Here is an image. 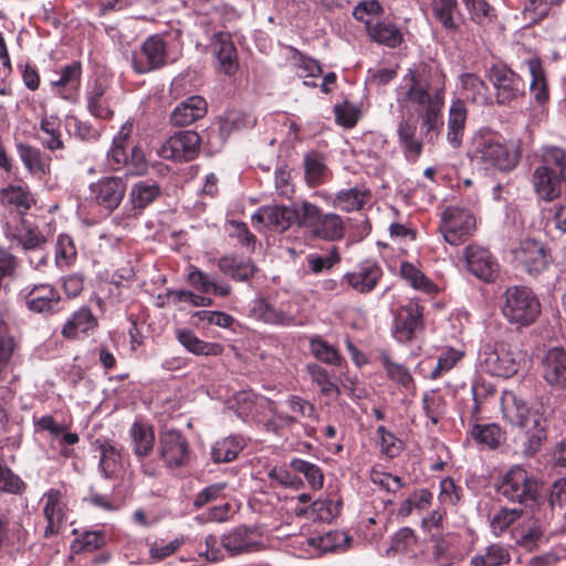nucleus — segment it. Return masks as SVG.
<instances>
[{"instance_id":"f257e3e1","label":"nucleus","mask_w":566,"mask_h":566,"mask_svg":"<svg viewBox=\"0 0 566 566\" xmlns=\"http://www.w3.org/2000/svg\"><path fill=\"white\" fill-rule=\"evenodd\" d=\"M502 412L507 422L525 431L512 441V452L521 458L535 457L548 438L547 408L542 400L528 406L513 391L502 396Z\"/></svg>"},{"instance_id":"f03ea898","label":"nucleus","mask_w":566,"mask_h":566,"mask_svg":"<svg viewBox=\"0 0 566 566\" xmlns=\"http://www.w3.org/2000/svg\"><path fill=\"white\" fill-rule=\"evenodd\" d=\"M405 80L407 87L406 90L400 87L397 102L400 106L407 102L418 106L422 135L429 143H432L439 136L442 126L440 113L444 103L443 90L431 88L415 73H410V76Z\"/></svg>"},{"instance_id":"7ed1b4c3","label":"nucleus","mask_w":566,"mask_h":566,"mask_svg":"<svg viewBox=\"0 0 566 566\" xmlns=\"http://www.w3.org/2000/svg\"><path fill=\"white\" fill-rule=\"evenodd\" d=\"M502 314L516 327H527L536 322L542 312L539 300L526 286L513 285L503 294Z\"/></svg>"},{"instance_id":"20e7f679","label":"nucleus","mask_w":566,"mask_h":566,"mask_svg":"<svg viewBox=\"0 0 566 566\" xmlns=\"http://www.w3.org/2000/svg\"><path fill=\"white\" fill-rule=\"evenodd\" d=\"M520 147L514 142H502L493 136H481L474 142L472 158L485 168L512 170L520 160Z\"/></svg>"},{"instance_id":"39448f33","label":"nucleus","mask_w":566,"mask_h":566,"mask_svg":"<svg viewBox=\"0 0 566 566\" xmlns=\"http://www.w3.org/2000/svg\"><path fill=\"white\" fill-rule=\"evenodd\" d=\"M496 492L506 501L522 505L535 503L539 495L537 479L522 465H513L496 485Z\"/></svg>"},{"instance_id":"423d86ee","label":"nucleus","mask_w":566,"mask_h":566,"mask_svg":"<svg viewBox=\"0 0 566 566\" xmlns=\"http://www.w3.org/2000/svg\"><path fill=\"white\" fill-rule=\"evenodd\" d=\"M301 227L310 230L315 238L336 241L343 238L345 223L336 213H323L315 205L301 203Z\"/></svg>"},{"instance_id":"0eeeda50","label":"nucleus","mask_w":566,"mask_h":566,"mask_svg":"<svg viewBox=\"0 0 566 566\" xmlns=\"http://www.w3.org/2000/svg\"><path fill=\"white\" fill-rule=\"evenodd\" d=\"M522 360V352L505 343H497L494 347L486 346L480 354L482 368L491 375L503 378L515 375Z\"/></svg>"},{"instance_id":"6e6552de","label":"nucleus","mask_w":566,"mask_h":566,"mask_svg":"<svg viewBox=\"0 0 566 566\" xmlns=\"http://www.w3.org/2000/svg\"><path fill=\"white\" fill-rule=\"evenodd\" d=\"M475 229L473 214L459 207H448L441 214L440 231L444 240L458 245L468 240Z\"/></svg>"},{"instance_id":"1a4fd4ad","label":"nucleus","mask_w":566,"mask_h":566,"mask_svg":"<svg viewBox=\"0 0 566 566\" xmlns=\"http://www.w3.org/2000/svg\"><path fill=\"white\" fill-rule=\"evenodd\" d=\"M292 223L301 227V205L293 208L287 206H264L252 216L254 228L270 229L276 232H284Z\"/></svg>"},{"instance_id":"9d476101","label":"nucleus","mask_w":566,"mask_h":566,"mask_svg":"<svg viewBox=\"0 0 566 566\" xmlns=\"http://www.w3.org/2000/svg\"><path fill=\"white\" fill-rule=\"evenodd\" d=\"M489 78L495 90L499 104H509L525 93V83L522 77L505 65H493L489 71Z\"/></svg>"},{"instance_id":"9b49d317","label":"nucleus","mask_w":566,"mask_h":566,"mask_svg":"<svg viewBox=\"0 0 566 566\" xmlns=\"http://www.w3.org/2000/svg\"><path fill=\"white\" fill-rule=\"evenodd\" d=\"M514 258L518 265L532 276L545 272L552 262V256L545 244L534 239L522 241L514 251Z\"/></svg>"},{"instance_id":"f8f14e48","label":"nucleus","mask_w":566,"mask_h":566,"mask_svg":"<svg viewBox=\"0 0 566 566\" xmlns=\"http://www.w3.org/2000/svg\"><path fill=\"white\" fill-rule=\"evenodd\" d=\"M200 149V136L193 130H181L169 137L157 149L164 159L192 160Z\"/></svg>"},{"instance_id":"ddd939ff","label":"nucleus","mask_w":566,"mask_h":566,"mask_svg":"<svg viewBox=\"0 0 566 566\" xmlns=\"http://www.w3.org/2000/svg\"><path fill=\"white\" fill-rule=\"evenodd\" d=\"M93 201L104 210L113 212L126 193V181L122 177H104L90 186Z\"/></svg>"},{"instance_id":"4468645a","label":"nucleus","mask_w":566,"mask_h":566,"mask_svg":"<svg viewBox=\"0 0 566 566\" xmlns=\"http://www.w3.org/2000/svg\"><path fill=\"white\" fill-rule=\"evenodd\" d=\"M167 60V45L165 40L156 34L149 36L140 46L139 52L133 56V67L137 73L144 74L165 65Z\"/></svg>"},{"instance_id":"2eb2a0df","label":"nucleus","mask_w":566,"mask_h":566,"mask_svg":"<svg viewBox=\"0 0 566 566\" xmlns=\"http://www.w3.org/2000/svg\"><path fill=\"white\" fill-rule=\"evenodd\" d=\"M159 454L169 468L185 465L189 460V446L186 438L176 430H167L159 437Z\"/></svg>"},{"instance_id":"dca6fc26","label":"nucleus","mask_w":566,"mask_h":566,"mask_svg":"<svg viewBox=\"0 0 566 566\" xmlns=\"http://www.w3.org/2000/svg\"><path fill=\"white\" fill-rule=\"evenodd\" d=\"M464 256L468 271L476 279L490 283L499 276V263L488 250L469 245Z\"/></svg>"},{"instance_id":"f3484780","label":"nucleus","mask_w":566,"mask_h":566,"mask_svg":"<svg viewBox=\"0 0 566 566\" xmlns=\"http://www.w3.org/2000/svg\"><path fill=\"white\" fill-rule=\"evenodd\" d=\"M542 375L545 381L556 389H566V352L553 347L542 359Z\"/></svg>"},{"instance_id":"a211bd4d","label":"nucleus","mask_w":566,"mask_h":566,"mask_svg":"<svg viewBox=\"0 0 566 566\" xmlns=\"http://www.w3.org/2000/svg\"><path fill=\"white\" fill-rule=\"evenodd\" d=\"M255 530L240 525L221 538V545L230 555L237 556L263 549V545L253 538Z\"/></svg>"},{"instance_id":"6ab92c4d","label":"nucleus","mask_w":566,"mask_h":566,"mask_svg":"<svg viewBox=\"0 0 566 566\" xmlns=\"http://www.w3.org/2000/svg\"><path fill=\"white\" fill-rule=\"evenodd\" d=\"M532 184L537 197L549 202L560 197L566 179L548 171L547 167L537 166L532 176Z\"/></svg>"},{"instance_id":"aec40b11","label":"nucleus","mask_w":566,"mask_h":566,"mask_svg":"<svg viewBox=\"0 0 566 566\" xmlns=\"http://www.w3.org/2000/svg\"><path fill=\"white\" fill-rule=\"evenodd\" d=\"M95 451L99 454L98 470L108 480H118L124 473V464L119 449L108 442L96 440Z\"/></svg>"},{"instance_id":"412c9836","label":"nucleus","mask_w":566,"mask_h":566,"mask_svg":"<svg viewBox=\"0 0 566 566\" xmlns=\"http://www.w3.org/2000/svg\"><path fill=\"white\" fill-rule=\"evenodd\" d=\"M208 111L206 99L193 95L180 102L170 115V123L174 126H187L202 118Z\"/></svg>"},{"instance_id":"4be33fe9","label":"nucleus","mask_w":566,"mask_h":566,"mask_svg":"<svg viewBox=\"0 0 566 566\" xmlns=\"http://www.w3.org/2000/svg\"><path fill=\"white\" fill-rule=\"evenodd\" d=\"M381 269L374 262L365 261L356 270L347 273L344 281L359 293H368L381 277Z\"/></svg>"},{"instance_id":"5701e85b","label":"nucleus","mask_w":566,"mask_h":566,"mask_svg":"<svg viewBox=\"0 0 566 566\" xmlns=\"http://www.w3.org/2000/svg\"><path fill=\"white\" fill-rule=\"evenodd\" d=\"M43 514L48 522L44 536L51 537L60 533L65 521L64 505L61 501L62 494L59 490L51 489L45 494Z\"/></svg>"},{"instance_id":"b1692460","label":"nucleus","mask_w":566,"mask_h":566,"mask_svg":"<svg viewBox=\"0 0 566 566\" xmlns=\"http://www.w3.org/2000/svg\"><path fill=\"white\" fill-rule=\"evenodd\" d=\"M59 302V293L49 284L34 285L25 295L28 308L36 313L53 312Z\"/></svg>"},{"instance_id":"393cba45","label":"nucleus","mask_w":566,"mask_h":566,"mask_svg":"<svg viewBox=\"0 0 566 566\" xmlns=\"http://www.w3.org/2000/svg\"><path fill=\"white\" fill-rule=\"evenodd\" d=\"M213 53L220 65V70L226 74H233L238 70L237 49L228 33H218L212 41Z\"/></svg>"},{"instance_id":"a878e982","label":"nucleus","mask_w":566,"mask_h":566,"mask_svg":"<svg viewBox=\"0 0 566 566\" xmlns=\"http://www.w3.org/2000/svg\"><path fill=\"white\" fill-rule=\"evenodd\" d=\"M422 311L417 304L402 307L396 317V337L400 342L410 340L415 332L421 327Z\"/></svg>"},{"instance_id":"bb28decb","label":"nucleus","mask_w":566,"mask_h":566,"mask_svg":"<svg viewBox=\"0 0 566 566\" xmlns=\"http://www.w3.org/2000/svg\"><path fill=\"white\" fill-rule=\"evenodd\" d=\"M467 116L465 104L460 99L454 101L449 109L447 133V140L454 148L459 147L462 143Z\"/></svg>"},{"instance_id":"cd10ccee","label":"nucleus","mask_w":566,"mask_h":566,"mask_svg":"<svg viewBox=\"0 0 566 566\" xmlns=\"http://www.w3.org/2000/svg\"><path fill=\"white\" fill-rule=\"evenodd\" d=\"M161 195L160 187L153 180H139L132 186L129 201L136 213H139L148 205Z\"/></svg>"},{"instance_id":"c85d7f7f","label":"nucleus","mask_w":566,"mask_h":566,"mask_svg":"<svg viewBox=\"0 0 566 566\" xmlns=\"http://www.w3.org/2000/svg\"><path fill=\"white\" fill-rule=\"evenodd\" d=\"M369 36L384 45L396 48L401 42L400 31L391 23L379 21L377 18L366 20Z\"/></svg>"},{"instance_id":"c756f323","label":"nucleus","mask_w":566,"mask_h":566,"mask_svg":"<svg viewBox=\"0 0 566 566\" xmlns=\"http://www.w3.org/2000/svg\"><path fill=\"white\" fill-rule=\"evenodd\" d=\"M17 149L22 163L31 174L39 176L49 174L51 158L39 148L20 143L17 145Z\"/></svg>"},{"instance_id":"7c9ffc66","label":"nucleus","mask_w":566,"mask_h":566,"mask_svg":"<svg viewBox=\"0 0 566 566\" xmlns=\"http://www.w3.org/2000/svg\"><path fill=\"white\" fill-rule=\"evenodd\" d=\"M187 282L201 293H213L221 297H226L231 293V286L229 284L217 282L207 273L195 266H191L187 275Z\"/></svg>"},{"instance_id":"2f4dec72","label":"nucleus","mask_w":566,"mask_h":566,"mask_svg":"<svg viewBox=\"0 0 566 566\" xmlns=\"http://www.w3.org/2000/svg\"><path fill=\"white\" fill-rule=\"evenodd\" d=\"M526 65L531 75V94L537 104L543 105L548 101L549 93L542 63L538 59H528Z\"/></svg>"},{"instance_id":"473e14b6","label":"nucleus","mask_w":566,"mask_h":566,"mask_svg":"<svg viewBox=\"0 0 566 566\" xmlns=\"http://www.w3.org/2000/svg\"><path fill=\"white\" fill-rule=\"evenodd\" d=\"M129 436L136 457L144 458L148 455L155 443L153 428L146 423L135 422L129 430Z\"/></svg>"},{"instance_id":"72a5a7b5","label":"nucleus","mask_w":566,"mask_h":566,"mask_svg":"<svg viewBox=\"0 0 566 566\" xmlns=\"http://www.w3.org/2000/svg\"><path fill=\"white\" fill-rule=\"evenodd\" d=\"M97 325V321L90 308L82 307L75 312L63 326L62 335L74 338L78 333H86Z\"/></svg>"},{"instance_id":"f704fd0d","label":"nucleus","mask_w":566,"mask_h":566,"mask_svg":"<svg viewBox=\"0 0 566 566\" xmlns=\"http://www.w3.org/2000/svg\"><path fill=\"white\" fill-rule=\"evenodd\" d=\"M177 338L182 346L196 355L218 356L222 352L221 345L203 342L189 329H178Z\"/></svg>"},{"instance_id":"c9c22d12","label":"nucleus","mask_w":566,"mask_h":566,"mask_svg":"<svg viewBox=\"0 0 566 566\" xmlns=\"http://www.w3.org/2000/svg\"><path fill=\"white\" fill-rule=\"evenodd\" d=\"M539 167L566 179V150L557 146H544L542 148Z\"/></svg>"},{"instance_id":"e433bc0d","label":"nucleus","mask_w":566,"mask_h":566,"mask_svg":"<svg viewBox=\"0 0 566 566\" xmlns=\"http://www.w3.org/2000/svg\"><path fill=\"white\" fill-rule=\"evenodd\" d=\"M368 196L369 192L367 190L357 187L342 190L335 196L333 206L347 212L359 210L363 208Z\"/></svg>"},{"instance_id":"4c0bfd02","label":"nucleus","mask_w":566,"mask_h":566,"mask_svg":"<svg viewBox=\"0 0 566 566\" xmlns=\"http://www.w3.org/2000/svg\"><path fill=\"white\" fill-rule=\"evenodd\" d=\"M472 438L480 444L495 449L504 441V432L496 423L475 424L471 430Z\"/></svg>"},{"instance_id":"58836bf2","label":"nucleus","mask_w":566,"mask_h":566,"mask_svg":"<svg viewBox=\"0 0 566 566\" xmlns=\"http://www.w3.org/2000/svg\"><path fill=\"white\" fill-rule=\"evenodd\" d=\"M255 125V118L241 111H230L220 119V135L226 138L232 132L242 128H251Z\"/></svg>"},{"instance_id":"ea45409f","label":"nucleus","mask_w":566,"mask_h":566,"mask_svg":"<svg viewBox=\"0 0 566 566\" xmlns=\"http://www.w3.org/2000/svg\"><path fill=\"white\" fill-rule=\"evenodd\" d=\"M307 371L324 396L337 398L340 395V389L337 386L336 380L327 373L326 369L317 364H311L307 366Z\"/></svg>"},{"instance_id":"a19ab883","label":"nucleus","mask_w":566,"mask_h":566,"mask_svg":"<svg viewBox=\"0 0 566 566\" xmlns=\"http://www.w3.org/2000/svg\"><path fill=\"white\" fill-rule=\"evenodd\" d=\"M510 559V553L504 546L492 544L486 547L484 554L473 556L471 564L473 566H500L509 564Z\"/></svg>"},{"instance_id":"79ce46f5","label":"nucleus","mask_w":566,"mask_h":566,"mask_svg":"<svg viewBox=\"0 0 566 566\" xmlns=\"http://www.w3.org/2000/svg\"><path fill=\"white\" fill-rule=\"evenodd\" d=\"M0 201L3 205H12L23 211L29 210L34 200L29 190L21 186H9L1 189Z\"/></svg>"},{"instance_id":"37998d69","label":"nucleus","mask_w":566,"mask_h":566,"mask_svg":"<svg viewBox=\"0 0 566 566\" xmlns=\"http://www.w3.org/2000/svg\"><path fill=\"white\" fill-rule=\"evenodd\" d=\"M242 450L241 442L233 437L217 441L211 450V457L216 463L231 462Z\"/></svg>"},{"instance_id":"c03bdc74","label":"nucleus","mask_w":566,"mask_h":566,"mask_svg":"<svg viewBox=\"0 0 566 566\" xmlns=\"http://www.w3.org/2000/svg\"><path fill=\"white\" fill-rule=\"evenodd\" d=\"M433 13L438 21L448 30H454L458 27L457 0H434Z\"/></svg>"},{"instance_id":"a18cd8bd","label":"nucleus","mask_w":566,"mask_h":566,"mask_svg":"<svg viewBox=\"0 0 566 566\" xmlns=\"http://www.w3.org/2000/svg\"><path fill=\"white\" fill-rule=\"evenodd\" d=\"M81 64L72 63L62 69L60 77L57 80H53L51 85L55 88H63L66 93L74 92L80 86L81 78Z\"/></svg>"},{"instance_id":"49530a36","label":"nucleus","mask_w":566,"mask_h":566,"mask_svg":"<svg viewBox=\"0 0 566 566\" xmlns=\"http://www.w3.org/2000/svg\"><path fill=\"white\" fill-rule=\"evenodd\" d=\"M311 353L318 360L328 365H339L342 357L337 349L321 337H313L310 342Z\"/></svg>"},{"instance_id":"de8ad7c7","label":"nucleus","mask_w":566,"mask_h":566,"mask_svg":"<svg viewBox=\"0 0 566 566\" xmlns=\"http://www.w3.org/2000/svg\"><path fill=\"white\" fill-rule=\"evenodd\" d=\"M290 465L296 472L302 473L313 489L318 490L323 488L324 475L316 464L302 459H293Z\"/></svg>"},{"instance_id":"09e8293b","label":"nucleus","mask_w":566,"mask_h":566,"mask_svg":"<svg viewBox=\"0 0 566 566\" xmlns=\"http://www.w3.org/2000/svg\"><path fill=\"white\" fill-rule=\"evenodd\" d=\"M523 514L522 509H501L491 521V528L493 533L499 536L505 532L514 522H516Z\"/></svg>"},{"instance_id":"8fccbe9b","label":"nucleus","mask_w":566,"mask_h":566,"mask_svg":"<svg viewBox=\"0 0 566 566\" xmlns=\"http://www.w3.org/2000/svg\"><path fill=\"white\" fill-rule=\"evenodd\" d=\"M380 360L390 379L403 387L412 382V377L405 366L391 361L387 354H381Z\"/></svg>"},{"instance_id":"3c124183","label":"nucleus","mask_w":566,"mask_h":566,"mask_svg":"<svg viewBox=\"0 0 566 566\" xmlns=\"http://www.w3.org/2000/svg\"><path fill=\"white\" fill-rule=\"evenodd\" d=\"M305 178L310 185L321 184L326 171L325 165L316 154H308L304 158Z\"/></svg>"},{"instance_id":"603ef678","label":"nucleus","mask_w":566,"mask_h":566,"mask_svg":"<svg viewBox=\"0 0 566 566\" xmlns=\"http://www.w3.org/2000/svg\"><path fill=\"white\" fill-rule=\"evenodd\" d=\"M461 81L463 88L472 93L473 101L480 103L486 102L489 88L480 77L468 73L462 75Z\"/></svg>"},{"instance_id":"864d4df0","label":"nucleus","mask_w":566,"mask_h":566,"mask_svg":"<svg viewBox=\"0 0 566 566\" xmlns=\"http://www.w3.org/2000/svg\"><path fill=\"white\" fill-rule=\"evenodd\" d=\"M192 319L195 323L206 322L209 325H216L219 327L228 328L233 323V317L223 312H213V311H198L193 313Z\"/></svg>"},{"instance_id":"5fc2aeb1","label":"nucleus","mask_w":566,"mask_h":566,"mask_svg":"<svg viewBox=\"0 0 566 566\" xmlns=\"http://www.w3.org/2000/svg\"><path fill=\"white\" fill-rule=\"evenodd\" d=\"M24 483L0 459V490L9 493H20Z\"/></svg>"},{"instance_id":"6e6d98bb","label":"nucleus","mask_w":566,"mask_h":566,"mask_svg":"<svg viewBox=\"0 0 566 566\" xmlns=\"http://www.w3.org/2000/svg\"><path fill=\"white\" fill-rule=\"evenodd\" d=\"M401 275L405 280H407L412 287L423 291H429L430 289V281L419 271L417 270L412 264L410 263H402L401 264Z\"/></svg>"},{"instance_id":"4d7b16f0","label":"nucleus","mask_w":566,"mask_h":566,"mask_svg":"<svg viewBox=\"0 0 566 566\" xmlns=\"http://www.w3.org/2000/svg\"><path fill=\"white\" fill-rule=\"evenodd\" d=\"M548 10L549 6L546 0H528L523 15L528 23H536L547 15Z\"/></svg>"},{"instance_id":"13d9d810","label":"nucleus","mask_w":566,"mask_h":566,"mask_svg":"<svg viewBox=\"0 0 566 566\" xmlns=\"http://www.w3.org/2000/svg\"><path fill=\"white\" fill-rule=\"evenodd\" d=\"M253 311L266 323L283 324L285 322V315L282 312L276 311L264 300H258Z\"/></svg>"},{"instance_id":"bf43d9fd","label":"nucleus","mask_w":566,"mask_h":566,"mask_svg":"<svg viewBox=\"0 0 566 566\" xmlns=\"http://www.w3.org/2000/svg\"><path fill=\"white\" fill-rule=\"evenodd\" d=\"M377 434L379 436L381 452L389 458L398 455L400 441L384 426L377 428Z\"/></svg>"},{"instance_id":"052dcab7","label":"nucleus","mask_w":566,"mask_h":566,"mask_svg":"<svg viewBox=\"0 0 566 566\" xmlns=\"http://www.w3.org/2000/svg\"><path fill=\"white\" fill-rule=\"evenodd\" d=\"M337 124L350 128L356 125L358 119L357 109L355 106L344 103L334 107Z\"/></svg>"},{"instance_id":"680f3d73","label":"nucleus","mask_w":566,"mask_h":566,"mask_svg":"<svg viewBox=\"0 0 566 566\" xmlns=\"http://www.w3.org/2000/svg\"><path fill=\"white\" fill-rule=\"evenodd\" d=\"M422 402L427 417L430 418L432 423H438L444 413L443 400L440 397L424 395Z\"/></svg>"},{"instance_id":"e2e57ef3","label":"nucleus","mask_w":566,"mask_h":566,"mask_svg":"<svg viewBox=\"0 0 566 566\" xmlns=\"http://www.w3.org/2000/svg\"><path fill=\"white\" fill-rule=\"evenodd\" d=\"M104 95V88L102 85H96L88 95V108L91 113L96 117H106L111 113L103 104L102 97Z\"/></svg>"},{"instance_id":"0e129e2a","label":"nucleus","mask_w":566,"mask_h":566,"mask_svg":"<svg viewBox=\"0 0 566 566\" xmlns=\"http://www.w3.org/2000/svg\"><path fill=\"white\" fill-rule=\"evenodd\" d=\"M226 488V483H216L207 486L196 495L193 501L195 507L200 509L203 505L208 504L209 502H212L213 500L218 499Z\"/></svg>"},{"instance_id":"69168bd1","label":"nucleus","mask_w":566,"mask_h":566,"mask_svg":"<svg viewBox=\"0 0 566 566\" xmlns=\"http://www.w3.org/2000/svg\"><path fill=\"white\" fill-rule=\"evenodd\" d=\"M295 66L300 77H317L322 74V69L313 59L300 55L295 61Z\"/></svg>"},{"instance_id":"338daca9","label":"nucleus","mask_w":566,"mask_h":566,"mask_svg":"<svg viewBox=\"0 0 566 566\" xmlns=\"http://www.w3.org/2000/svg\"><path fill=\"white\" fill-rule=\"evenodd\" d=\"M548 502L552 507L566 506V479H559L553 483L549 491Z\"/></svg>"},{"instance_id":"774afa93","label":"nucleus","mask_w":566,"mask_h":566,"mask_svg":"<svg viewBox=\"0 0 566 566\" xmlns=\"http://www.w3.org/2000/svg\"><path fill=\"white\" fill-rule=\"evenodd\" d=\"M381 10V7L378 1L373 0L369 2H360L355 9H354V17L357 20L364 21L366 23V20L376 18V14L379 13Z\"/></svg>"}]
</instances>
